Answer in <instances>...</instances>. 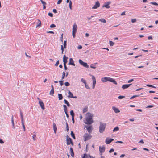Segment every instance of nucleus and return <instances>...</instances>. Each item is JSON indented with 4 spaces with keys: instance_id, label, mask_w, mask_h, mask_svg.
<instances>
[{
    "instance_id": "1",
    "label": "nucleus",
    "mask_w": 158,
    "mask_h": 158,
    "mask_svg": "<svg viewBox=\"0 0 158 158\" xmlns=\"http://www.w3.org/2000/svg\"><path fill=\"white\" fill-rule=\"evenodd\" d=\"M93 116V115L91 114L88 113L86 114V119L85 123L89 125L91 124L93 122V121L92 120Z\"/></svg>"
},
{
    "instance_id": "2",
    "label": "nucleus",
    "mask_w": 158,
    "mask_h": 158,
    "mask_svg": "<svg viewBox=\"0 0 158 158\" xmlns=\"http://www.w3.org/2000/svg\"><path fill=\"white\" fill-rule=\"evenodd\" d=\"M99 124V132L100 133H103L105 130L106 124V123H103L102 122H100Z\"/></svg>"
},
{
    "instance_id": "3",
    "label": "nucleus",
    "mask_w": 158,
    "mask_h": 158,
    "mask_svg": "<svg viewBox=\"0 0 158 158\" xmlns=\"http://www.w3.org/2000/svg\"><path fill=\"white\" fill-rule=\"evenodd\" d=\"M20 116H21V118L22 124L23 127V129H24V131H25V126L24 125V120H23V115L21 111H20Z\"/></svg>"
},
{
    "instance_id": "4",
    "label": "nucleus",
    "mask_w": 158,
    "mask_h": 158,
    "mask_svg": "<svg viewBox=\"0 0 158 158\" xmlns=\"http://www.w3.org/2000/svg\"><path fill=\"white\" fill-rule=\"evenodd\" d=\"M83 137L84 138V141H86L90 139L92 137V136L88 134V133H86L83 136Z\"/></svg>"
},
{
    "instance_id": "5",
    "label": "nucleus",
    "mask_w": 158,
    "mask_h": 158,
    "mask_svg": "<svg viewBox=\"0 0 158 158\" xmlns=\"http://www.w3.org/2000/svg\"><path fill=\"white\" fill-rule=\"evenodd\" d=\"M79 62L81 65L83 66L84 67L87 68L89 67V66L87 64V63L84 62L81 59L79 60Z\"/></svg>"
},
{
    "instance_id": "6",
    "label": "nucleus",
    "mask_w": 158,
    "mask_h": 158,
    "mask_svg": "<svg viewBox=\"0 0 158 158\" xmlns=\"http://www.w3.org/2000/svg\"><path fill=\"white\" fill-rule=\"evenodd\" d=\"M67 144L68 145H70V144L73 145V143L72 141V139L70 138L69 137L68 135H67Z\"/></svg>"
},
{
    "instance_id": "7",
    "label": "nucleus",
    "mask_w": 158,
    "mask_h": 158,
    "mask_svg": "<svg viewBox=\"0 0 158 158\" xmlns=\"http://www.w3.org/2000/svg\"><path fill=\"white\" fill-rule=\"evenodd\" d=\"M114 140L113 139H109L107 138L105 140V143L107 144H110L112 141Z\"/></svg>"
},
{
    "instance_id": "8",
    "label": "nucleus",
    "mask_w": 158,
    "mask_h": 158,
    "mask_svg": "<svg viewBox=\"0 0 158 158\" xmlns=\"http://www.w3.org/2000/svg\"><path fill=\"white\" fill-rule=\"evenodd\" d=\"M38 99L39 100V105H40L41 108L43 109L44 110L45 109L44 105V103H43L42 101L39 98H38Z\"/></svg>"
},
{
    "instance_id": "9",
    "label": "nucleus",
    "mask_w": 158,
    "mask_h": 158,
    "mask_svg": "<svg viewBox=\"0 0 158 158\" xmlns=\"http://www.w3.org/2000/svg\"><path fill=\"white\" fill-rule=\"evenodd\" d=\"M100 6V4L99 2L97 1L95 2V5L92 7L93 9H97L98 7H99Z\"/></svg>"
},
{
    "instance_id": "10",
    "label": "nucleus",
    "mask_w": 158,
    "mask_h": 158,
    "mask_svg": "<svg viewBox=\"0 0 158 158\" xmlns=\"http://www.w3.org/2000/svg\"><path fill=\"white\" fill-rule=\"evenodd\" d=\"M100 153V155H102V153L104 152L105 151V148L104 147H99V148Z\"/></svg>"
},
{
    "instance_id": "11",
    "label": "nucleus",
    "mask_w": 158,
    "mask_h": 158,
    "mask_svg": "<svg viewBox=\"0 0 158 158\" xmlns=\"http://www.w3.org/2000/svg\"><path fill=\"white\" fill-rule=\"evenodd\" d=\"M85 127L87 129L89 133H91L92 132V127L91 126H86Z\"/></svg>"
},
{
    "instance_id": "12",
    "label": "nucleus",
    "mask_w": 158,
    "mask_h": 158,
    "mask_svg": "<svg viewBox=\"0 0 158 158\" xmlns=\"http://www.w3.org/2000/svg\"><path fill=\"white\" fill-rule=\"evenodd\" d=\"M68 59V57H66L65 55H64L63 57V62H64V65L66 64V63L67 62V59Z\"/></svg>"
},
{
    "instance_id": "13",
    "label": "nucleus",
    "mask_w": 158,
    "mask_h": 158,
    "mask_svg": "<svg viewBox=\"0 0 158 158\" xmlns=\"http://www.w3.org/2000/svg\"><path fill=\"white\" fill-rule=\"evenodd\" d=\"M108 81H110L111 82L113 83L115 85L117 84V82L115 81V80L112 78H111L110 77H108Z\"/></svg>"
},
{
    "instance_id": "14",
    "label": "nucleus",
    "mask_w": 158,
    "mask_h": 158,
    "mask_svg": "<svg viewBox=\"0 0 158 158\" xmlns=\"http://www.w3.org/2000/svg\"><path fill=\"white\" fill-rule=\"evenodd\" d=\"M68 64L73 66L75 65L74 61L72 58H70L69 59V62Z\"/></svg>"
},
{
    "instance_id": "15",
    "label": "nucleus",
    "mask_w": 158,
    "mask_h": 158,
    "mask_svg": "<svg viewBox=\"0 0 158 158\" xmlns=\"http://www.w3.org/2000/svg\"><path fill=\"white\" fill-rule=\"evenodd\" d=\"M131 84H129L123 85H122V88L123 89H125L129 87L131 85Z\"/></svg>"
},
{
    "instance_id": "16",
    "label": "nucleus",
    "mask_w": 158,
    "mask_h": 158,
    "mask_svg": "<svg viewBox=\"0 0 158 158\" xmlns=\"http://www.w3.org/2000/svg\"><path fill=\"white\" fill-rule=\"evenodd\" d=\"M77 30V25L75 23L73 26L72 31L76 32Z\"/></svg>"
},
{
    "instance_id": "17",
    "label": "nucleus",
    "mask_w": 158,
    "mask_h": 158,
    "mask_svg": "<svg viewBox=\"0 0 158 158\" xmlns=\"http://www.w3.org/2000/svg\"><path fill=\"white\" fill-rule=\"evenodd\" d=\"M112 109L116 113H118L120 112V110L115 106H113L112 107Z\"/></svg>"
},
{
    "instance_id": "18",
    "label": "nucleus",
    "mask_w": 158,
    "mask_h": 158,
    "mask_svg": "<svg viewBox=\"0 0 158 158\" xmlns=\"http://www.w3.org/2000/svg\"><path fill=\"white\" fill-rule=\"evenodd\" d=\"M111 2H108L106 3H105V5L103 6V7H105L106 8H108L110 7V6H109V5L110 4Z\"/></svg>"
},
{
    "instance_id": "19",
    "label": "nucleus",
    "mask_w": 158,
    "mask_h": 158,
    "mask_svg": "<svg viewBox=\"0 0 158 158\" xmlns=\"http://www.w3.org/2000/svg\"><path fill=\"white\" fill-rule=\"evenodd\" d=\"M36 28L40 27L41 25V23L40 20L39 19H37V22L36 23Z\"/></svg>"
},
{
    "instance_id": "20",
    "label": "nucleus",
    "mask_w": 158,
    "mask_h": 158,
    "mask_svg": "<svg viewBox=\"0 0 158 158\" xmlns=\"http://www.w3.org/2000/svg\"><path fill=\"white\" fill-rule=\"evenodd\" d=\"M101 80L102 82H104L106 81H108V77H104L102 78Z\"/></svg>"
},
{
    "instance_id": "21",
    "label": "nucleus",
    "mask_w": 158,
    "mask_h": 158,
    "mask_svg": "<svg viewBox=\"0 0 158 158\" xmlns=\"http://www.w3.org/2000/svg\"><path fill=\"white\" fill-rule=\"evenodd\" d=\"M91 156L90 155H88L87 154L85 153L84 154V156L82 158H91Z\"/></svg>"
},
{
    "instance_id": "22",
    "label": "nucleus",
    "mask_w": 158,
    "mask_h": 158,
    "mask_svg": "<svg viewBox=\"0 0 158 158\" xmlns=\"http://www.w3.org/2000/svg\"><path fill=\"white\" fill-rule=\"evenodd\" d=\"M70 153L71 156L72 157H73L74 156V153L73 149L71 147L70 148Z\"/></svg>"
},
{
    "instance_id": "23",
    "label": "nucleus",
    "mask_w": 158,
    "mask_h": 158,
    "mask_svg": "<svg viewBox=\"0 0 158 158\" xmlns=\"http://www.w3.org/2000/svg\"><path fill=\"white\" fill-rule=\"evenodd\" d=\"M53 127L54 131V132L55 133H56V131H57V127L56 125V124L54 123H53Z\"/></svg>"
},
{
    "instance_id": "24",
    "label": "nucleus",
    "mask_w": 158,
    "mask_h": 158,
    "mask_svg": "<svg viewBox=\"0 0 158 158\" xmlns=\"http://www.w3.org/2000/svg\"><path fill=\"white\" fill-rule=\"evenodd\" d=\"M68 94V97L72 98L73 97V94L69 90Z\"/></svg>"
},
{
    "instance_id": "25",
    "label": "nucleus",
    "mask_w": 158,
    "mask_h": 158,
    "mask_svg": "<svg viewBox=\"0 0 158 158\" xmlns=\"http://www.w3.org/2000/svg\"><path fill=\"white\" fill-rule=\"evenodd\" d=\"M92 79L93 81V84L95 85L96 83V78L94 76H92Z\"/></svg>"
},
{
    "instance_id": "26",
    "label": "nucleus",
    "mask_w": 158,
    "mask_h": 158,
    "mask_svg": "<svg viewBox=\"0 0 158 158\" xmlns=\"http://www.w3.org/2000/svg\"><path fill=\"white\" fill-rule=\"evenodd\" d=\"M11 123H12V125L13 126V129H15V125H14V123L13 115H12L11 117Z\"/></svg>"
},
{
    "instance_id": "27",
    "label": "nucleus",
    "mask_w": 158,
    "mask_h": 158,
    "mask_svg": "<svg viewBox=\"0 0 158 158\" xmlns=\"http://www.w3.org/2000/svg\"><path fill=\"white\" fill-rule=\"evenodd\" d=\"M96 63L92 64L90 65V67L92 68L95 69L96 68Z\"/></svg>"
},
{
    "instance_id": "28",
    "label": "nucleus",
    "mask_w": 158,
    "mask_h": 158,
    "mask_svg": "<svg viewBox=\"0 0 158 158\" xmlns=\"http://www.w3.org/2000/svg\"><path fill=\"white\" fill-rule=\"evenodd\" d=\"M58 98L59 100H61L62 99L63 97L61 94H58Z\"/></svg>"
},
{
    "instance_id": "29",
    "label": "nucleus",
    "mask_w": 158,
    "mask_h": 158,
    "mask_svg": "<svg viewBox=\"0 0 158 158\" xmlns=\"http://www.w3.org/2000/svg\"><path fill=\"white\" fill-rule=\"evenodd\" d=\"M99 21H101L102 22L104 23H106V20L104 19H99Z\"/></svg>"
},
{
    "instance_id": "30",
    "label": "nucleus",
    "mask_w": 158,
    "mask_h": 158,
    "mask_svg": "<svg viewBox=\"0 0 158 158\" xmlns=\"http://www.w3.org/2000/svg\"><path fill=\"white\" fill-rule=\"evenodd\" d=\"M54 92V89H51V90L50 92V94L51 95L53 96Z\"/></svg>"
},
{
    "instance_id": "31",
    "label": "nucleus",
    "mask_w": 158,
    "mask_h": 158,
    "mask_svg": "<svg viewBox=\"0 0 158 158\" xmlns=\"http://www.w3.org/2000/svg\"><path fill=\"white\" fill-rule=\"evenodd\" d=\"M64 103L67 104L68 106H70V105L69 103V102L66 99L64 100Z\"/></svg>"
},
{
    "instance_id": "32",
    "label": "nucleus",
    "mask_w": 158,
    "mask_h": 158,
    "mask_svg": "<svg viewBox=\"0 0 158 158\" xmlns=\"http://www.w3.org/2000/svg\"><path fill=\"white\" fill-rule=\"evenodd\" d=\"M119 129V127H118L117 126L115 127L114 129L113 130V132H115L118 131Z\"/></svg>"
},
{
    "instance_id": "33",
    "label": "nucleus",
    "mask_w": 158,
    "mask_h": 158,
    "mask_svg": "<svg viewBox=\"0 0 158 158\" xmlns=\"http://www.w3.org/2000/svg\"><path fill=\"white\" fill-rule=\"evenodd\" d=\"M71 136L74 139H75V135L73 133V132L72 131L71 132Z\"/></svg>"
},
{
    "instance_id": "34",
    "label": "nucleus",
    "mask_w": 158,
    "mask_h": 158,
    "mask_svg": "<svg viewBox=\"0 0 158 158\" xmlns=\"http://www.w3.org/2000/svg\"><path fill=\"white\" fill-rule=\"evenodd\" d=\"M69 8L70 9L72 10V2L71 1H70L69 2Z\"/></svg>"
},
{
    "instance_id": "35",
    "label": "nucleus",
    "mask_w": 158,
    "mask_h": 158,
    "mask_svg": "<svg viewBox=\"0 0 158 158\" xmlns=\"http://www.w3.org/2000/svg\"><path fill=\"white\" fill-rule=\"evenodd\" d=\"M70 115L72 116V117H74V113L73 112V110H71L70 111Z\"/></svg>"
},
{
    "instance_id": "36",
    "label": "nucleus",
    "mask_w": 158,
    "mask_h": 158,
    "mask_svg": "<svg viewBox=\"0 0 158 158\" xmlns=\"http://www.w3.org/2000/svg\"><path fill=\"white\" fill-rule=\"evenodd\" d=\"M88 111V107H85L84 109H83V113H85L86 112Z\"/></svg>"
},
{
    "instance_id": "37",
    "label": "nucleus",
    "mask_w": 158,
    "mask_h": 158,
    "mask_svg": "<svg viewBox=\"0 0 158 158\" xmlns=\"http://www.w3.org/2000/svg\"><path fill=\"white\" fill-rule=\"evenodd\" d=\"M65 75V73L64 72H63L62 73V77L61 79L62 80L64 78V77Z\"/></svg>"
},
{
    "instance_id": "38",
    "label": "nucleus",
    "mask_w": 158,
    "mask_h": 158,
    "mask_svg": "<svg viewBox=\"0 0 158 158\" xmlns=\"http://www.w3.org/2000/svg\"><path fill=\"white\" fill-rule=\"evenodd\" d=\"M81 81L83 82L85 84H85L86 83V81L83 78H81Z\"/></svg>"
},
{
    "instance_id": "39",
    "label": "nucleus",
    "mask_w": 158,
    "mask_h": 158,
    "mask_svg": "<svg viewBox=\"0 0 158 158\" xmlns=\"http://www.w3.org/2000/svg\"><path fill=\"white\" fill-rule=\"evenodd\" d=\"M146 85L148 87H152V88H156V87H155V86L152 85H151L147 84Z\"/></svg>"
},
{
    "instance_id": "40",
    "label": "nucleus",
    "mask_w": 158,
    "mask_h": 158,
    "mask_svg": "<svg viewBox=\"0 0 158 158\" xmlns=\"http://www.w3.org/2000/svg\"><path fill=\"white\" fill-rule=\"evenodd\" d=\"M63 106L64 108V112H66V111H67V107L65 105H63Z\"/></svg>"
},
{
    "instance_id": "41",
    "label": "nucleus",
    "mask_w": 158,
    "mask_h": 158,
    "mask_svg": "<svg viewBox=\"0 0 158 158\" xmlns=\"http://www.w3.org/2000/svg\"><path fill=\"white\" fill-rule=\"evenodd\" d=\"M109 43H110V46H112L114 44V42H112V41H111L110 40L109 41Z\"/></svg>"
},
{
    "instance_id": "42",
    "label": "nucleus",
    "mask_w": 158,
    "mask_h": 158,
    "mask_svg": "<svg viewBox=\"0 0 158 158\" xmlns=\"http://www.w3.org/2000/svg\"><path fill=\"white\" fill-rule=\"evenodd\" d=\"M63 81H64L63 80H61V81H59V82L60 83L61 86H62L63 85Z\"/></svg>"
},
{
    "instance_id": "43",
    "label": "nucleus",
    "mask_w": 158,
    "mask_h": 158,
    "mask_svg": "<svg viewBox=\"0 0 158 158\" xmlns=\"http://www.w3.org/2000/svg\"><path fill=\"white\" fill-rule=\"evenodd\" d=\"M66 43H67V41H64V48H66Z\"/></svg>"
},
{
    "instance_id": "44",
    "label": "nucleus",
    "mask_w": 158,
    "mask_h": 158,
    "mask_svg": "<svg viewBox=\"0 0 158 158\" xmlns=\"http://www.w3.org/2000/svg\"><path fill=\"white\" fill-rule=\"evenodd\" d=\"M64 85H65V86H69L70 85V84L68 82H65Z\"/></svg>"
},
{
    "instance_id": "45",
    "label": "nucleus",
    "mask_w": 158,
    "mask_h": 158,
    "mask_svg": "<svg viewBox=\"0 0 158 158\" xmlns=\"http://www.w3.org/2000/svg\"><path fill=\"white\" fill-rule=\"evenodd\" d=\"M150 4H153V5H156V6H158V4L156 2H150Z\"/></svg>"
},
{
    "instance_id": "46",
    "label": "nucleus",
    "mask_w": 158,
    "mask_h": 158,
    "mask_svg": "<svg viewBox=\"0 0 158 158\" xmlns=\"http://www.w3.org/2000/svg\"><path fill=\"white\" fill-rule=\"evenodd\" d=\"M139 95H135L132 96L130 98V99H133L135 97H139Z\"/></svg>"
},
{
    "instance_id": "47",
    "label": "nucleus",
    "mask_w": 158,
    "mask_h": 158,
    "mask_svg": "<svg viewBox=\"0 0 158 158\" xmlns=\"http://www.w3.org/2000/svg\"><path fill=\"white\" fill-rule=\"evenodd\" d=\"M124 97H125L124 96L120 95V96H119L118 97V98L119 99H122V98H124Z\"/></svg>"
},
{
    "instance_id": "48",
    "label": "nucleus",
    "mask_w": 158,
    "mask_h": 158,
    "mask_svg": "<svg viewBox=\"0 0 158 158\" xmlns=\"http://www.w3.org/2000/svg\"><path fill=\"white\" fill-rule=\"evenodd\" d=\"M61 50L62 51V53H63V52L64 51V48L63 46L62 45H61Z\"/></svg>"
},
{
    "instance_id": "49",
    "label": "nucleus",
    "mask_w": 158,
    "mask_h": 158,
    "mask_svg": "<svg viewBox=\"0 0 158 158\" xmlns=\"http://www.w3.org/2000/svg\"><path fill=\"white\" fill-rule=\"evenodd\" d=\"M56 25L55 24H52L50 26V27L51 28H54L55 27H56Z\"/></svg>"
},
{
    "instance_id": "50",
    "label": "nucleus",
    "mask_w": 158,
    "mask_h": 158,
    "mask_svg": "<svg viewBox=\"0 0 158 158\" xmlns=\"http://www.w3.org/2000/svg\"><path fill=\"white\" fill-rule=\"evenodd\" d=\"M40 1L44 5H46V3L43 0H40Z\"/></svg>"
},
{
    "instance_id": "51",
    "label": "nucleus",
    "mask_w": 158,
    "mask_h": 158,
    "mask_svg": "<svg viewBox=\"0 0 158 158\" xmlns=\"http://www.w3.org/2000/svg\"><path fill=\"white\" fill-rule=\"evenodd\" d=\"M76 33V32H75L72 31V35L73 38H74L75 37Z\"/></svg>"
},
{
    "instance_id": "52",
    "label": "nucleus",
    "mask_w": 158,
    "mask_h": 158,
    "mask_svg": "<svg viewBox=\"0 0 158 158\" xmlns=\"http://www.w3.org/2000/svg\"><path fill=\"white\" fill-rule=\"evenodd\" d=\"M85 87L87 89H90L89 87L88 86V85L86 83L85 84Z\"/></svg>"
},
{
    "instance_id": "53",
    "label": "nucleus",
    "mask_w": 158,
    "mask_h": 158,
    "mask_svg": "<svg viewBox=\"0 0 158 158\" xmlns=\"http://www.w3.org/2000/svg\"><path fill=\"white\" fill-rule=\"evenodd\" d=\"M154 105H148L147 107V108H151L154 107Z\"/></svg>"
},
{
    "instance_id": "54",
    "label": "nucleus",
    "mask_w": 158,
    "mask_h": 158,
    "mask_svg": "<svg viewBox=\"0 0 158 158\" xmlns=\"http://www.w3.org/2000/svg\"><path fill=\"white\" fill-rule=\"evenodd\" d=\"M136 21V19H132L131 22L132 23H134Z\"/></svg>"
},
{
    "instance_id": "55",
    "label": "nucleus",
    "mask_w": 158,
    "mask_h": 158,
    "mask_svg": "<svg viewBox=\"0 0 158 158\" xmlns=\"http://www.w3.org/2000/svg\"><path fill=\"white\" fill-rule=\"evenodd\" d=\"M59 60H58L56 61V63L55 64V65L56 66H57L59 64Z\"/></svg>"
},
{
    "instance_id": "56",
    "label": "nucleus",
    "mask_w": 158,
    "mask_h": 158,
    "mask_svg": "<svg viewBox=\"0 0 158 158\" xmlns=\"http://www.w3.org/2000/svg\"><path fill=\"white\" fill-rule=\"evenodd\" d=\"M48 15L51 17H53V14L51 13H49L48 14Z\"/></svg>"
},
{
    "instance_id": "57",
    "label": "nucleus",
    "mask_w": 158,
    "mask_h": 158,
    "mask_svg": "<svg viewBox=\"0 0 158 158\" xmlns=\"http://www.w3.org/2000/svg\"><path fill=\"white\" fill-rule=\"evenodd\" d=\"M66 130H67V131H69V127H68V123H67L66 122Z\"/></svg>"
},
{
    "instance_id": "58",
    "label": "nucleus",
    "mask_w": 158,
    "mask_h": 158,
    "mask_svg": "<svg viewBox=\"0 0 158 158\" xmlns=\"http://www.w3.org/2000/svg\"><path fill=\"white\" fill-rule=\"evenodd\" d=\"M62 0H58L57 2V4H59L61 3L62 2Z\"/></svg>"
},
{
    "instance_id": "59",
    "label": "nucleus",
    "mask_w": 158,
    "mask_h": 158,
    "mask_svg": "<svg viewBox=\"0 0 158 158\" xmlns=\"http://www.w3.org/2000/svg\"><path fill=\"white\" fill-rule=\"evenodd\" d=\"M134 81V79H130V80H129L128 81V83H130L131 82H132V81Z\"/></svg>"
},
{
    "instance_id": "60",
    "label": "nucleus",
    "mask_w": 158,
    "mask_h": 158,
    "mask_svg": "<svg viewBox=\"0 0 158 158\" xmlns=\"http://www.w3.org/2000/svg\"><path fill=\"white\" fill-rule=\"evenodd\" d=\"M63 34H62L61 35V37L60 38V40L62 42H63Z\"/></svg>"
},
{
    "instance_id": "61",
    "label": "nucleus",
    "mask_w": 158,
    "mask_h": 158,
    "mask_svg": "<svg viewBox=\"0 0 158 158\" xmlns=\"http://www.w3.org/2000/svg\"><path fill=\"white\" fill-rule=\"evenodd\" d=\"M114 151V149L113 148H111L109 151L110 153H111Z\"/></svg>"
},
{
    "instance_id": "62",
    "label": "nucleus",
    "mask_w": 158,
    "mask_h": 158,
    "mask_svg": "<svg viewBox=\"0 0 158 158\" xmlns=\"http://www.w3.org/2000/svg\"><path fill=\"white\" fill-rule=\"evenodd\" d=\"M148 40H152L153 38L152 36H149L148 37Z\"/></svg>"
},
{
    "instance_id": "63",
    "label": "nucleus",
    "mask_w": 158,
    "mask_h": 158,
    "mask_svg": "<svg viewBox=\"0 0 158 158\" xmlns=\"http://www.w3.org/2000/svg\"><path fill=\"white\" fill-rule=\"evenodd\" d=\"M64 69L65 70H66L68 69L67 67V66H66V64L64 65Z\"/></svg>"
},
{
    "instance_id": "64",
    "label": "nucleus",
    "mask_w": 158,
    "mask_h": 158,
    "mask_svg": "<svg viewBox=\"0 0 158 158\" xmlns=\"http://www.w3.org/2000/svg\"><path fill=\"white\" fill-rule=\"evenodd\" d=\"M77 48L78 49H81L82 48V46L81 45H79L78 46Z\"/></svg>"
}]
</instances>
